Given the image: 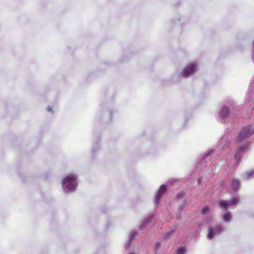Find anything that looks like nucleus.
Here are the masks:
<instances>
[{"instance_id":"obj_11","label":"nucleus","mask_w":254,"mask_h":254,"mask_svg":"<svg viewBox=\"0 0 254 254\" xmlns=\"http://www.w3.org/2000/svg\"><path fill=\"white\" fill-rule=\"evenodd\" d=\"M239 202V199L237 197L233 198L230 202V205H236Z\"/></svg>"},{"instance_id":"obj_14","label":"nucleus","mask_w":254,"mask_h":254,"mask_svg":"<svg viewBox=\"0 0 254 254\" xmlns=\"http://www.w3.org/2000/svg\"><path fill=\"white\" fill-rule=\"evenodd\" d=\"M184 196V193L183 192H179L177 194L176 197L177 198L183 197Z\"/></svg>"},{"instance_id":"obj_4","label":"nucleus","mask_w":254,"mask_h":254,"mask_svg":"<svg viewBox=\"0 0 254 254\" xmlns=\"http://www.w3.org/2000/svg\"><path fill=\"white\" fill-rule=\"evenodd\" d=\"M196 70L195 64L193 63L189 64L184 69L182 74L184 77H188L191 75Z\"/></svg>"},{"instance_id":"obj_17","label":"nucleus","mask_w":254,"mask_h":254,"mask_svg":"<svg viewBox=\"0 0 254 254\" xmlns=\"http://www.w3.org/2000/svg\"><path fill=\"white\" fill-rule=\"evenodd\" d=\"M202 212L203 213H205L206 212V206H205L202 208Z\"/></svg>"},{"instance_id":"obj_18","label":"nucleus","mask_w":254,"mask_h":254,"mask_svg":"<svg viewBox=\"0 0 254 254\" xmlns=\"http://www.w3.org/2000/svg\"><path fill=\"white\" fill-rule=\"evenodd\" d=\"M160 246V244L159 243H157L156 244V247L157 248H159Z\"/></svg>"},{"instance_id":"obj_9","label":"nucleus","mask_w":254,"mask_h":254,"mask_svg":"<svg viewBox=\"0 0 254 254\" xmlns=\"http://www.w3.org/2000/svg\"><path fill=\"white\" fill-rule=\"evenodd\" d=\"M229 114L228 109L227 108H224L220 112V116L223 118L226 117L227 115Z\"/></svg>"},{"instance_id":"obj_2","label":"nucleus","mask_w":254,"mask_h":254,"mask_svg":"<svg viewBox=\"0 0 254 254\" xmlns=\"http://www.w3.org/2000/svg\"><path fill=\"white\" fill-rule=\"evenodd\" d=\"M254 132V126H246L243 128L238 136V140L241 141L251 136Z\"/></svg>"},{"instance_id":"obj_16","label":"nucleus","mask_w":254,"mask_h":254,"mask_svg":"<svg viewBox=\"0 0 254 254\" xmlns=\"http://www.w3.org/2000/svg\"><path fill=\"white\" fill-rule=\"evenodd\" d=\"M254 174V171H251L247 174L248 177H250L252 174Z\"/></svg>"},{"instance_id":"obj_3","label":"nucleus","mask_w":254,"mask_h":254,"mask_svg":"<svg viewBox=\"0 0 254 254\" xmlns=\"http://www.w3.org/2000/svg\"><path fill=\"white\" fill-rule=\"evenodd\" d=\"M223 230L222 227L220 225H216L213 228H209L207 238L212 239L215 236L219 235Z\"/></svg>"},{"instance_id":"obj_13","label":"nucleus","mask_w":254,"mask_h":254,"mask_svg":"<svg viewBox=\"0 0 254 254\" xmlns=\"http://www.w3.org/2000/svg\"><path fill=\"white\" fill-rule=\"evenodd\" d=\"M185 249L183 247L179 248L177 250V254H183L185 252Z\"/></svg>"},{"instance_id":"obj_6","label":"nucleus","mask_w":254,"mask_h":254,"mask_svg":"<svg viewBox=\"0 0 254 254\" xmlns=\"http://www.w3.org/2000/svg\"><path fill=\"white\" fill-rule=\"evenodd\" d=\"M167 189V187L165 185H161L158 191L157 194V199H160L164 194Z\"/></svg>"},{"instance_id":"obj_15","label":"nucleus","mask_w":254,"mask_h":254,"mask_svg":"<svg viewBox=\"0 0 254 254\" xmlns=\"http://www.w3.org/2000/svg\"><path fill=\"white\" fill-rule=\"evenodd\" d=\"M152 217L151 216H149V217L147 218L146 223H148L151 222V221H152Z\"/></svg>"},{"instance_id":"obj_10","label":"nucleus","mask_w":254,"mask_h":254,"mask_svg":"<svg viewBox=\"0 0 254 254\" xmlns=\"http://www.w3.org/2000/svg\"><path fill=\"white\" fill-rule=\"evenodd\" d=\"M231 215L230 213H225L224 215H223V219L227 221V222H228L230 221V220L231 219Z\"/></svg>"},{"instance_id":"obj_12","label":"nucleus","mask_w":254,"mask_h":254,"mask_svg":"<svg viewBox=\"0 0 254 254\" xmlns=\"http://www.w3.org/2000/svg\"><path fill=\"white\" fill-rule=\"evenodd\" d=\"M175 232V229H172L169 232H167L165 235L164 236V237L165 239H167V238L169 237L170 235H171L173 233H174Z\"/></svg>"},{"instance_id":"obj_1","label":"nucleus","mask_w":254,"mask_h":254,"mask_svg":"<svg viewBox=\"0 0 254 254\" xmlns=\"http://www.w3.org/2000/svg\"><path fill=\"white\" fill-rule=\"evenodd\" d=\"M77 178L75 175H69L63 180V187L67 190L73 191L77 186Z\"/></svg>"},{"instance_id":"obj_20","label":"nucleus","mask_w":254,"mask_h":254,"mask_svg":"<svg viewBox=\"0 0 254 254\" xmlns=\"http://www.w3.org/2000/svg\"><path fill=\"white\" fill-rule=\"evenodd\" d=\"M129 245H130V243H128V245L127 248H128V247H129Z\"/></svg>"},{"instance_id":"obj_8","label":"nucleus","mask_w":254,"mask_h":254,"mask_svg":"<svg viewBox=\"0 0 254 254\" xmlns=\"http://www.w3.org/2000/svg\"><path fill=\"white\" fill-rule=\"evenodd\" d=\"M219 206L221 208H225L226 209H228V202L225 200L220 199L218 201Z\"/></svg>"},{"instance_id":"obj_19","label":"nucleus","mask_w":254,"mask_h":254,"mask_svg":"<svg viewBox=\"0 0 254 254\" xmlns=\"http://www.w3.org/2000/svg\"><path fill=\"white\" fill-rule=\"evenodd\" d=\"M198 184H201V178H199L198 180Z\"/></svg>"},{"instance_id":"obj_21","label":"nucleus","mask_w":254,"mask_h":254,"mask_svg":"<svg viewBox=\"0 0 254 254\" xmlns=\"http://www.w3.org/2000/svg\"><path fill=\"white\" fill-rule=\"evenodd\" d=\"M133 254L131 253V254Z\"/></svg>"},{"instance_id":"obj_5","label":"nucleus","mask_w":254,"mask_h":254,"mask_svg":"<svg viewBox=\"0 0 254 254\" xmlns=\"http://www.w3.org/2000/svg\"><path fill=\"white\" fill-rule=\"evenodd\" d=\"M246 149V146H241L240 147L238 150L237 151L235 155V158L237 160V161L239 162L240 161V159L243 156V151L244 150Z\"/></svg>"},{"instance_id":"obj_7","label":"nucleus","mask_w":254,"mask_h":254,"mask_svg":"<svg viewBox=\"0 0 254 254\" xmlns=\"http://www.w3.org/2000/svg\"><path fill=\"white\" fill-rule=\"evenodd\" d=\"M240 181L238 179H234L232 181L231 187L233 190H237L240 186Z\"/></svg>"}]
</instances>
